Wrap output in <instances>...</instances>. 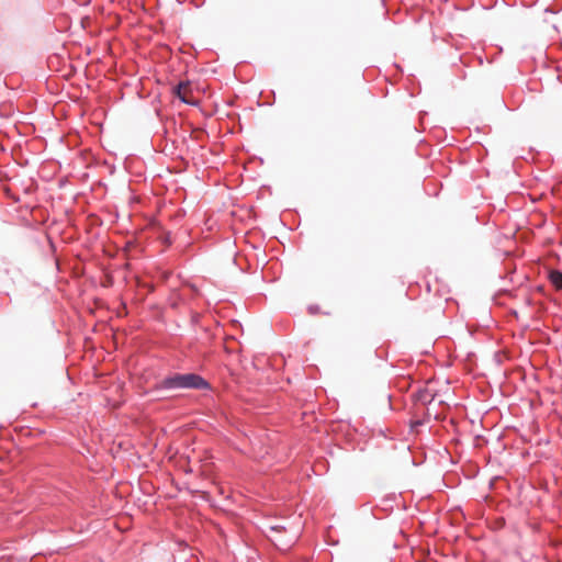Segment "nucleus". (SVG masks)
<instances>
[{
	"instance_id": "1",
	"label": "nucleus",
	"mask_w": 562,
	"mask_h": 562,
	"mask_svg": "<svg viewBox=\"0 0 562 562\" xmlns=\"http://www.w3.org/2000/svg\"><path fill=\"white\" fill-rule=\"evenodd\" d=\"M207 390L210 383L198 373H175L166 376L156 384V390Z\"/></svg>"
},
{
	"instance_id": "2",
	"label": "nucleus",
	"mask_w": 562,
	"mask_h": 562,
	"mask_svg": "<svg viewBox=\"0 0 562 562\" xmlns=\"http://www.w3.org/2000/svg\"><path fill=\"white\" fill-rule=\"evenodd\" d=\"M189 90L190 86L188 82H179L173 88V93L182 103L193 105L195 104V101L192 98H190Z\"/></svg>"
},
{
	"instance_id": "3",
	"label": "nucleus",
	"mask_w": 562,
	"mask_h": 562,
	"mask_svg": "<svg viewBox=\"0 0 562 562\" xmlns=\"http://www.w3.org/2000/svg\"><path fill=\"white\" fill-rule=\"evenodd\" d=\"M549 280L551 284L555 288V290L562 292V271L551 270L549 272Z\"/></svg>"
},
{
	"instance_id": "4",
	"label": "nucleus",
	"mask_w": 562,
	"mask_h": 562,
	"mask_svg": "<svg viewBox=\"0 0 562 562\" xmlns=\"http://www.w3.org/2000/svg\"><path fill=\"white\" fill-rule=\"evenodd\" d=\"M283 529H284V527L283 526H279V525L271 527V530H274V531H279V530H283Z\"/></svg>"
}]
</instances>
